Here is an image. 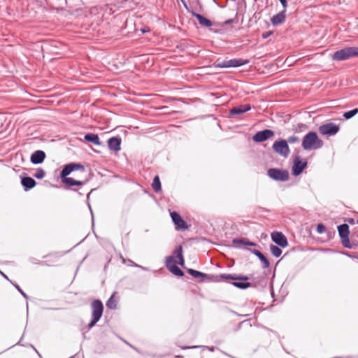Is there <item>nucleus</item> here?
Returning a JSON list of instances; mask_svg holds the SVG:
<instances>
[{
  "label": "nucleus",
  "mask_w": 358,
  "mask_h": 358,
  "mask_svg": "<svg viewBox=\"0 0 358 358\" xmlns=\"http://www.w3.org/2000/svg\"><path fill=\"white\" fill-rule=\"evenodd\" d=\"M176 259H178V264L183 266L185 259L182 255V248L181 245L178 246L173 252V256H168L166 258V266L169 271L177 276H183V271L176 265L177 262Z\"/></svg>",
  "instance_id": "nucleus-1"
},
{
  "label": "nucleus",
  "mask_w": 358,
  "mask_h": 358,
  "mask_svg": "<svg viewBox=\"0 0 358 358\" xmlns=\"http://www.w3.org/2000/svg\"><path fill=\"white\" fill-rule=\"evenodd\" d=\"M323 141L315 131H310L303 138L302 147L306 150H316L322 148Z\"/></svg>",
  "instance_id": "nucleus-2"
},
{
  "label": "nucleus",
  "mask_w": 358,
  "mask_h": 358,
  "mask_svg": "<svg viewBox=\"0 0 358 358\" xmlns=\"http://www.w3.org/2000/svg\"><path fill=\"white\" fill-rule=\"evenodd\" d=\"M220 278L226 280H235L234 282H231V284L234 287L241 289H245L251 286L250 282H246L249 279V278L246 275L223 273L220 275Z\"/></svg>",
  "instance_id": "nucleus-3"
},
{
  "label": "nucleus",
  "mask_w": 358,
  "mask_h": 358,
  "mask_svg": "<svg viewBox=\"0 0 358 358\" xmlns=\"http://www.w3.org/2000/svg\"><path fill=\"white\" fill-rule=\"evenodd\" d=\"M355 57H358V47H348L336 51L332 59L335 61H343Z\"/></svg>",
  "instance_id": "nucleus-4"
},
{
  "label": "nucleus",
  "mask_w": 358,
  "mask_h": 358,
  "mask_svg": "<svg viewBox=\"0 0 358 358\" xmlns=\"http://www.w3.org/2000/svg\"><path fill=\"white\" fill-rule=\"evenodd\" d=\"M338 231L339 236L341 239V243L346 248H355L356 245H357L358 242L355 243L354 240H352L350 242L349 240V227L347 224H342L338 227Z\"/></svg>",
  "instance_id": "nucleus-5"
},
{
  "label": "nucleus",
  "mask_w": 358,
  "mask_h": 358,
  "mask_svg": "<svg viewBox=\"0 0 358 358\" xmlns=\"http://www.w3.org/2000/svg\"><path fill=\"white\" fill-rule=\"evenodd\" d=\"M92 320L88 324L89 329L92 328L101 317L103 310L102 302L99 299L94 300L92 303Z\"/></svg>",
  "instance_id": "nucleus-6"
},
{
  "label": "nucleus",
  "mask_w": 358,
  "mask_h": 358,
  "mask_svg": "<svg viewBox=\"0 0 358 358\" xmlns=\"http://www.w3.org/2000/svg\"><path fill=\"white\" fill-rule=\"evenodd\" d=\"M269 178L275 181L285 182L289 179V172L287 170H282L275 168L269 169L267 171Z\"/></svg>",
  "instance_id": "nucleus-7"
},
{
  "label": "nucleus",
  "mask_w": 358,
  "mask_h": 358,
  "mask_svg": "<svg viewBox=\"0 0 358 358\" xmlns=\"http://www.w3.org/2000/svg\"><path fill=\"white\" fill-rule=\"evenodd\" d=\"M272 148L275 153L284 157H288L290 152L287 142L284 139L275 141L272 145Z\"/></svg>",
  "instance_id": "nucleus-8"
},
{
  "label": "nucleus",
  "mask_w": 358,
  "mask_h": 358,
  "mask_svg": "<svg viewBox=\"0 0 358 358\" xmlns=\"http://www.w3.org/2000/svg\"><path fill=\"white\" fill-rule=\"evenodd\" d=\"M249 62L248 59H231L218 62L216 64V66L219 68L239 67L248 64Z\"/></svg>",
  "instance_id": "nucleus-9"
},
{
  "label": "nucleus",
  "mask_w": 358,
  "mask_h": 358,
  "mask_svg": "<svg viewBox=\"0 0 358 358\" xmlns=\"http://www.w3.org/2000/svg\"><path fill=\"white\" fill-rule=\"evenodd\" d=\"M339 131V127L334 123H328L320 127L319 131L323 135L333 136Z\"/></svg>",
  "instance_id": "nucleus-10"
},
{
  "label": "nucleus",
  "mask_w": 358,
  "mask_h": 358,
  "mask_svg": "<svg viewBox=\"0 0 358 358\" xmlns=\"http://www.w3.org/2000/svg\"><path fill=\"white\" fill-rule=\"evenodd\" d=\"M274 131L271 129H264L257 131L253 136L252 140L255 142H263L274 136Z\"/></svg>",
  "instance_id": "nucleus-11"
},
{
  "label": "nucleus",
  "mask_w": 358,
  "mask_h": 358,
  "mask_svg": "<svg viewBox=\"0 0 358 358\" xmlns=\"http://www.w3.org/2000/svg\"><path fill=\"white\" fill-rule=\"evenodd\" d=\"M170 215L177 229L185 230L187 229V224L181 217L179 213H178L176 211H173L170 213Z\"/></svg>",
  "instance_id": "nucleus-12"
},
{
  "label": "nucleus",
  "mask_w": 358,
  "mask_h": 358,
  "mask_svg": "<svg viewBox=\"0 0 358 358\" xmlns=\"http://www.w3.org/2000/svg\"><path fill=\"white\" fill-rule=\"evenodd\" d=\"M271 239L280 247L285 248L288 245L287 238L282 232H273L271 234Z\"/></svg>",
  "instance_id": "nucleus-13"
},
{
  "label": "nucleus",
  "mask_w": 358,
  "mask_h": 358,
  "mask_svg": "<svg viewBox=\"0 0 358 358\" xmlns=\"http://www.w3.org/2000/svg\"><path fill=\"white\" fill-rule=\"evenodd\" d=\"M78 169L84 170V166L83 165H81L80 164H75V163L68 164L64 166V168L60 173V177L61 178L66 177L73 171L78 170Z\"/></svg>",
  "instance_id": "nucleus-14"
},
{
  "label": "nucleus",
  "mask_w": 358,
  "mask_h": 358,
  "mask_svg": "<svg viewBox=\"0 0 358 358\" xmlns=\"http://www.w3.org/2000/svg\"><path fill=\"white\" fill-rule=\"evenodd\" d=\"M306 166V162H302L299 158L295 159L292 166V174L295 176L300 175Z\"/></svg>",
  "instance_id": "nucleus-15"
},
{
  "label": "nucleus",
  "mask_w": 358,
  "mask_h": 358,
  "mask_svg": "<svg viewBox=\"0 0 358 358\" xmlns=\"http://www.w3.org/2000/svg\"><path fill=\"white\" fill-rule=\"evenodd\" d=\"M121 138L119 136H115L109 138L108 140V148L115 152H118L120 150V145H121Z\"/></svg>",
  "instance_id": "nucleus-16"
},
{
  "label": "nucleus",
  "mask_w": 358,
  "mask_h": 358,
  "mask_svg": "<svg viewBox=\"0 0 358 358\" xmlns=\"http://www.w3.org/2000/svg\"><path fill=\"white\" fill-rule=\"evenodd\" d=\"M45 158V153L43 150L34 152L30 157V161L34 164H41Z\"/></svg>",
  "instance_id": "nucleus-17"
},
{
  "label": "nucleus",
  "mask_w": 358,
  "mask_h": 358,
  "mask_svg": "<svg viewBox=\"0 0 358 358\" xmlns=\"http://www.w3.org/2000/svg\"><path fill=\"white\" fill-rule=\"evenodd\" d=\"M251 109L250 104L240 105L230 110L231 115H241Z\"/></svg>",
  "instance_id": "nucleus-18"
},
{
  "label": "nucleus",
  "mask_w": 358,
  "mask_h": 358,
  "mask_svg": "<svg viewBox=\"0 0 358 358\" xmlns=\"http://www.w3.org/2000/svg\"><path fill=\"white\" fill-rule=\"evenodd\" d=\"M285 12L286 10H284L277 15H273L271 19L272 24L276 26L283 23L285 20Z\"/></svg>",
  "instance_id": "nucleus-19"
},
{
  "label": "nucleus",
  "mask_w": 358,
  "mask_h": 358,
  "mask_svg": "<svg viewBox=\"0 0 358 358\" xmlns=\"http://www.w3.org/2000/svg\"><path fill=\"white\" fill-rule=\"evenodd\" d=\"M21 184L26 191L32 189L36 185V181L31 177H23L21 180Z\"/></svg>",
  "instance_id": "nucleus-20"
},
{
  "label": "nucleus",
  "mask_w": 358,
  "mask_h": 358,
  "mask_svg": "<svg viewBox=\"0 0 358 358\" xmlns=\"http://www.w3.org/2000/svg\"><path fill=\"white\" fill-rule=\"evenodd\" d=\"M191 14L193 17H195L198 20V21L201 25L206 27H209L212 26V24H213L212 22L210 20H208V19L206 18L205 17H203V15H201V14L195 13L194 11L192 12Z\"/></svg>",
  "instance_id": "nucleus-21"
},
{
  "label": "nucleus",
  "mask_w": 358,
  "mask_h": 358,
  "mask_svg": "<svg viewBox=\"0 0 358 358\" xmlns=\"http://www.w3.org/2000/svg\"><path fill=\"white\" fill-rule=\"evenodd\" d=\"M84 138L86 141L92 143L96 145H100L101 144L99 136L95 134H87L85 135Z\"/></svg>",
  "instance_id": "nucleus-22"
},
{
  "label": "nucleus",
  "mask_w": 358,
  "mask_h": 358,
  "mask_svg": "<svg viewBox=\"0 0 358 358\" xmlns=\"http://www.w3.org/2000/svg\"><path fill=\"white\" fill-rule=\"evenodd\" d=\"M255 256H257L259 260L262 262L264 268H268L270 266L269 261L267 258L258 250H254L252 252Z\"/></svg>",
  "instance_id": "nucleus-23"
},
{
  "label": "nucleus",
  "mask_w": 358,
  "mask_h": 358,
  "mask_svg": "<svg viewBox=\"0 0 358 358\" xmlns=\"http://www.w3.org/2000/svg\"><path fill=\"white\" fill-rule=\"evenodd\" d=\"M62 178V182L69 186H73V185L81 186L84 184L83 182L80 181V180H76L72 178L64 177V178Z\"/></svg>",
  "instance_id": "nucleus-24"
},
{
  "label": "nucleus",
  "mask_w": 358,
  "mask_h": 358,
  "mask_svg": "<svg viewBox=\"0 0 358 358\" xmlns=\"http://www.w3.org/2000/svg\"><path fill=\"white\" fill-rule=\"evenodd\" d=\"M187 272H188L189 274H190L191 275H192L195 278H208V275L207 274H206L204 273H202V272H200L199 271H196V270L192 269V268L187 269Z\"/></svg>",
  "instance_id": "nucleus-25"
},
{
  "label": "nucleus",
  "mask_w": 358,
  "mask_h": 358,
  "mask_svg": "<svg viewBox=\"0 0 358 358\" xmlns=\"http://www.w3.org/2000/svg\"><path fill=\"white\" fill-rule=\"evenodd\" d=\"M152 189L155 192H159L162 189L161 182L158 176H156L152 181Z\"/></svg>",
  "instance_id": "nucleus-26"
},
{
  "label": "nucleus",
  "mask_w": 358,
  "mask_h": 358,
  "mask_svg": "<svg viewBox=\"0 0 358 358\" xmlns=\"http://www.w3.org/2000/svg\"><path fill=\"white\" fill-rule=\"evenodd\" d=\"M233 243L234 244H242L245 245H250V246H255V243L251 241H249L248 240L245 238H234L232 241Z\"/></svg>",
  "instance_id": "nucleus-27"
},
{
  "label": "nucleus",
  "mask_w": 358,
  "mask_h": 358,
  "mask_svg": "<svg viewBox=\"0 0 358 358\" xmlns=\"http://www.w3.org/2000/svg\"><path fill=\"white\" fill-rule=\"evenodd\" d=\"M270 250H271V254L275 257H278L282 254V250L280 248H278V246L275 245H271L270 246Z\"/></svg>",
  "instance_id": "nucleus-28"
},
{
  "label": "nucleus",
  "mask_w": 358,
  "mask_h": 358,
  "mask_svg": "<svg viewBox=\"0 0 358 358\" xmlns=\"http://www.w3.org/2000/svg\"><path fill=\"white\" fill-rule=\"evenodd\" d=\"M106 306L110 309H115L117 307V301L114 299L113 294L109 298L106 302Z\"/></svg>",
  "instance_id": "nucleus-29"
},
{
  "label": "nucleus",
  "mask_w": 358,
  "mask_h": 358,
  "mask_svg": "<svg viewBox=\"0 0 358 358\" xmlns=\"http://www.w3.org/2000/svg\"><path fill=\"white\" fill-rule=\"evenodd\" d=\"M357 113H358V108H355V109H352L351 110L345 112L344 114H343V117L346 120H349V119L353 117Z\"/></svg>",
  "instance_id": "nucleus-30"
},
{
  "label": "nucleus",
  "mask_w": 358,
  "mask_h": 358,
  "mask_svg": "<svg viewBox=\"0 0 358 358\" xmlns=\"http://www.w3.org/2000/svg\"><path fill=\"white\" fill-rule=\"evenodd\" d=\"M45 175V173L43 169H37L34 176L37 179H42L44 178Z\"/></svg>",
  "instance_id": "nucleus-31"
},
{
  "label": "nucleus",
  "mask_w": 358,
  "mask_h": 358,
  "mask_svg": "<svg viewBox=\"0 0 358 358\" xmlns=\"http://www.w3.org/2000/svg\"><path fill=\"white\" fill-rule=\"evenodd\" d=\"M299 141V138L296 136H289L287 140V143H289L291 144L296 143Z\"/></svg>",
  "instance_id": "nucleus-32"
},
{
  "label": "nucleus",
  "mask_w": 358,
  "mask_h": 358,
  "mask_svg": "<svg viewBox=\"0 0 358 358\" xmlns=\"http://www.w3.org/2000/svg\"><path fill=\"white\" fill-rule=\"evenodd\" d=\"M326 230V228L323 224H318L316 228V231L318 234H323Z\"/></svg>",
  "instance_id": "nucleus-33"
},
{
  "label": "nucleus",
  "mask_w": 358,
  "mask_h": 358,
  "mask_svg": "<svg viewBox=\"0 0 358 358\" xmlns=\"http://www.w3.org/2000/svg\"><path fill=\"white\" fill-rule=\"evenodd\" d=\"M207 348L208 349H209L210 351H213L214 349L213 348H209V347H206V346H200V345H194V346H185V347H181L182 349L183 350H185V349H190V348Z\"/></svg>",
  "instance_id": "nucleus-34"
},
{
  "label": "nucleus",
  "mask_w": 358,
  "mask_h": 358,
  "mask_svg": "<svg viewBox=\"0 0 358 358\" xmlns=\"http://www.w3.org/2000/svg\"><path fill=\"white\" fill-rule=\"evenodd\" d=\"M13 285L15 286V287L17 289V291L25 298L26 299H28V296L24 293V292L20 287V286L17 284L13 283Z\"/></svg>",
  "instance_id": "nucleus-35"
},
{
  "label": "nucleus",
  "mask_w": 358,
  "mask_h": 358,
  "mask_svg": "<svg viewBox=\"0 0 358 358\" xmlns=\"http://www.w3.org/2000/svg\"><path fill=\"white\" fill-rule=\"evenodd\" d=\"M181 2L182 3L184 7L185 8V9L187 10L188 13H192V12H193V10H190L185 1V0H180Z\"/></svg>",
  "instance_id": "nucleus-36"
},
{
  "label": "nucleus",
  "mask_w": 358,
  "mask_h": 358,
  "mask_svg": "<svg viewBox=\"0 0 358 358\" xmlns=\"http://www.w3.org/2000/svg\"><path fill=\"white\" fill-rule=\"evenodd\" d=\"M273 34L272 31H266V32H264L262 34V38H268L271 34Z\"/></svg>",
  "instance_id": "nucleus-37"
},
{
  "label": "nucleus",
  "mask_w": 358,
  "mask_h": 358,
  "mask_svg": "<svg viewBox=\"0 0 358 358\" xmlns=\"http://www.w3.org/2000/svg\"><path fill=\"white\" fill-rule=\"evenodd\" d=\"M129 262L131 264L132 266H136V267H139L141 268V269L143 270H147V268H145V267L142 266H140V265H138L136 264H135L134 262H132L131 260H129Z\"/></svg>",
  "instance_id": "nucleus-38"
},
{
  "label": "nucleus",
  "mask_w": 358,
  "mask_h": 358,
  "mask_svg": "<svg viewBox=\"0 0 358 358\" xmlns=\"http://www.w3.org/2000/svg\"><path fill=\"white\" fill-rule=\"evenodd\" d=\"M279 1L281 3V4L283 6V8L285 9L287 8V0H279Z\"/></svg>",
  "instance_id": "nucleus-39"
},
{
  "label": "nucleus",
  "mask_w": 358,
  "mask_h": 358,
  "mask_svg": "<svg viewBox=\"0 0 358 358\" xmlns=\"http://www.w3.org/2000/svg\"><path fill=\"white\" fill-rule=\"evenodd\" d=\"M234 21H235V19H229V20H226V21L224 22V24H231V23L234 22Z\"/></svg>",
  "instance_id": "nucleus-40"
},
{
  "label": "nucleus",
  "mask_w": 358,
  "mask_h": 358,
  "mask_svg": "<svg viewBox=\"0 0 358 358\" xmlns=\"http://www.w3.org/2000/svg\"><path fill=\"white\" fill-rule=\"evenodd\" d=\"M0 273H1V275L2 276H3L6 279H8V277H7V276H6V275L3 273V272H1V271H0Z\"/></svg>",
  "instance_id": "nucleus-41"
},
{
  "label": "nucleus",
  "mask_w": 358,
  "mask_h": 358,
  "mask_svg": "<svg viewBox=\"0 0 358 358\" xmlns=\"http://www.w3.org/2000/svg\"><path fill=\"white\" fill-rule=\"evenodd\" d=\"M69 358H74V357L71 356V357H70Z\"/></svg>",
  "instance_id": "nucleus-42"
},
{
  "label": "nucleus",
  "mask_w": 358,
  "mask_h": 358,
  "mask_svg": "<svg viewBox=\"0 0 358 358\" xmlns=\"http://www.w3.org/2000/svg\"><path fill=\"white\" fill-rule=\"evenodd\" d=\"M255 1H257V0H254Z\"/></svg>",
  "instance_id": "nucleus-43"
},
{
  "label": "nucleus",
  "mask_w": 358,
  "mask_h": 358,
  "mask_svg": "<svg viewBox=\"0 0 358 358\" xmlns=\"http://www.w3.org/2000/svg\"><path fill=\"white\" fill-rule=\"evenodd\" d=\"M357 223H358V220H357Z\"/></svg>",
  "instance_id": "nucleus-44"
}]
</instances>
